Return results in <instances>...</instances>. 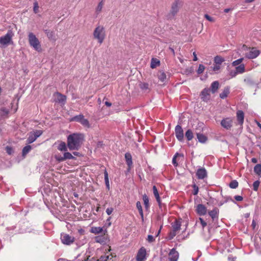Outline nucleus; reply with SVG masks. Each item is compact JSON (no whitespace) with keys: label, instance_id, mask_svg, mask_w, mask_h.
<instances>
[{"label":"nucleus","instance_id":"nucleus-39","mask_svg":"<svg viewBox=\"0 0 261 261\" xmlns=\"http://www.w3.org/2000/svg\"><path fill=\"white\" fill-rule=\"evenodd\" d=\"M80 123L84 127H86L87 128L90 127V124L89 123L88 120L87 119H85V117L83 118V119L82 120Z\"/></svg>","mask_w":261,"mask_h":261},{"label":"nucleus","instance_id":"nucleus-25","mask_svg":"<svg viewBox=\"0 0 261 261\" xmlns=\"http://www.w3.org/2000/svg\"><path fill=\"white\" fill-rule=\"evenodd\" d=\"M229 93V88L228 87H225L223 91L220 94V97L224 99L227 97Z\"/></svg>","mask_w":261,"mask_h":261},{"label":"nucleus","instance_id":"nucleus-31","mask_svg":"<svg viewBox=\"0 0 261 261\" xmlns=\"http://www.w3.org/2000/svg\"><path fill=\"white\" fill-rule=\"evenodd\" d=\"M84 117V116L82 114L76 115L71 118L70 120V121H76L80 123Z\"/></svg>","mask_w":261,"mask_h":261},{"label":"nucleus","instance_id":"nucleus-1","mask_svg":"<svg viewBox=\"0 0 261 261\" xmlns=\"http://www.w3.org/2000/svg\"><path fill=\"white\" fill-rule=\"evenodd\" d=\"M84 140V135L81 133H73L67 137V147L70 150H79Z\"/></svg>","mask_w":261,"mask_h":261},{"label":"nucleus","instance_id":"nucleus-37","mask_svg":"<svg viewBox=\"0 0 261 261\" xmlns=\"http://www.w3.org/2000/svg\"><path fill=\"white\" fill-rule=\"evenodd\" d=\"M104 176H105V181L106 185L107 186V189H110V184H109V176H108V173L107 172L106 170H105Z\"/></svg>","mask_w":261,"mask_h":261},{"label":"nucleus","instance_id":"nucleus-41","mask_svg":"<svg viewBox=\"0 0 261 261\" xmlns=\"http://www.w3.org/2000/svg\"><path fill=\"white\" fill-rule=\"evenodd\" d=\"M136 206H137V209L138 210L140 215L141 216L142 218H143V209L142 207L141 203L140 201L137 202Z\"/></svg>","mask_w":261,"mask_h":261},{"label":"nucleus","instance_id":"nucleus-44","mask_svg":"<svg viewBox=\"0 0 261 261\" xmlns=\"http://www.w3.org/2000/svg\"><path fill=\"white\" fill-rule=\"evenodd\" d=\"M64 157L65 160L67 159H74L75 158L70 152H66L64 153Z\"/></svg>","mask_w":261,"mask_h":261},{"label":"nucleus","instance_id":"nucleus-54","mask_svg":"<svg viewBox=\"0 0 261 261\" xmlns=\"http://www.w3.org/2000/svg\"><path fill=\"white\" fill-rule=\"evenodd\" d=\"M221 65H219V64H215L214 65V67H213V70L214 71H218L220 70V68H221Z\"/></svg>","mask_w":261,"mask_h":261},{"label":"nucleus","instance_id":"nucleus-19","mask_svg":"<svg viewBox=\"0 0 261 261\" xmlns=\"http://www.w3.org/2000/svg\"><path fill=\"white\" fill-rule=\"evenodd\" d=\"M208 215L213 220L218 219L219 217V210L217 207H214L212 211L208 212Z\"/></svg>","mask_w":261,"mask_h":261},{"label":"nucleus","instance_id":"nucleus-32","mask_svg":"<svg viewBox=\"0 0 261 261\" xmlns=\"http://www.w3.org/2000/svg\"><path fill=\"white\" fill-rule=\"evenodd\" d=\"M36 139V137L34 136L33 133L31 132L29 134V137L27 139V142L28 144H31L34 142Z\"/></svg>","mask_w":261,"mask_h":261},{"label":"nucleus","instance_id":"nucleus-17","mask_svg":"<svg viewBox=\"0 0 261 261\" xmlns=\"http://www.w3.org/2000/svg\"><path fill=\"white\" fill-rule=\"evenodd\" d=\"M55 95L57 96L56 102L65 104L66 100V96L59 92H56Z\"/></svg>","mask_w":261,"mask_h":261},{"label":"nucleus","instance_id":"nucleus-53","mask_svg":"<svg viewBox=\"0 0 261 261\" xmlns=\"http://www.w3.org/2000/svg\"><path fill=\"white\" fill-rule=\"evenodd\" d=\"M103 5V4L102 1L99 2L97 6V11H99V12L101 11L102 9Z\"/></svg>","mask_w":261,"mask_h":261},{"label":"nucleus","instance_id":"nucleus-46","mask_svg":"<svg viewBox=\"0 0 261 261\" xmlns=\"http://www.w3.org/2000/svg\"><path fill=\"white\" fill-rule=\"evenodd\" d=\"M243 60H244V58H240L237 60H235L232 63V65L233 66H237L238 65L240 64L243 62Z\"/></svg>","mask_w":261,"mask_h":261},{"label":"nucleus","instance_id":"nucleus-12","mask_svg":"<svg viewBox=\"0 0 261 261\" xmlns=\"http://www.w3.org/2000/svg\"><path fill=\"white\" fill-rule=\"evenodd\" d=\"M146 251L145 248L141 247L138 251L136 255L137 261H145L146 259Z\"/></svg>","mask_w":261,"mask_h":261},{"label":"nucleus","instance_id":"nucleus-58","mask_svg":"<svg viewBox=\"0 0 261 261\" xmlns=\"http://www.w3.org/2000/svg\"><path fill=\"white\" fill-rule=\"evenodd\" d=\"M234 198L236 200H237L238 201H241L243 199V197L241 196H240V195H236V196H235L234 197Z\"/></svg>","mask_w":261,"mask_h":261},{"label":"nucleus","instance_id":"nucleus-22","mask_svg":"<svg viewBox=\"0 0 261 261\" xmlns=\"http://www.w3.org/2000/svg\"><path fill=\"white\" fill-rule=\"evenodd\" d=\"M220 85L218 81L213 82L211 85L210 90L213 93H216L219 88Z\"/></svg>","mask_w":261,"mask_h":261},{"label":"nucleus","instance_id":"nucleus-9","mask_svg":"<svg viewBox=\"0 0 261 261\" xmlns=\"http://www.w3.org/2000/svg\"><path fill=\"white\" fill-rule=\"evenodd\" d=\"M260 51L259 50L255 47H252L249 48L248 51L246 53L245 56L248 59H252L258 57Z\"/></svg>","mask_w":261,"mask_h":261},{"label":"nucleus","instance_id":"nucleus-27","mask_svg":"<svg viewBox=\"0 0 261 261\" xmlns=\"http://www.w3.org/2000/svg\"><path fill=\"white\" fill-rule=\"evenodd\" d=\"M214 61L215 64H219V65H221L222 64V63L225 61V60L223 58H222L220 56H216L214 58Z\"/></svg>","mask_w":261,"mask_h":261},{"label":"nucleus","instance_id":"nucleus-4","mask_svg":"<svg viewBox=\"0 0 261 261\" xmlns=\"http://www.w3.org/2000/svg\"><path fill=\"white\" fill-rule=\"evenodd\" d=\"M13 33L11 31H8L7 33L0 37V44L1 47L6 46L9 44L13 43L12 38L13 37Z\"/></svg>","mask_w":261,"mask_h":261},{"label":"nucleus","instance_id":"nucleus-36","mask_svg":"<svg viewBox=\"0 0 261 261\" xmlns=\"http://www.w3.org/2000/svg\"><path fill=\"white\" fill-rule=\"evenodd\" d=\"M143 200L144 201L145 208L146 210L148 209L149 207V198H148V196L145 194L143 196Z\"/></svg>","mask_w":261,"mask_h":261},{"label":"nucleus","instance_id":"nucleus-38","mask_svg":"<svg viewBox=\"0 0 261 261\" xmlns=\"http://www.w3.org/2000/svg\"><path fill=\"white\" fill-rule=\"evenodd\" d=\"M32 149V147L30 145H27L23 147L22 151V154L23 156L29 153Z\"/></svg>","mask_w":261,"mask_h":261},{"label":"nucleus","instance_id":"nucleus-49","mask_svg":"<svg viewBox=\"0 0 261 261\" xmlns=\"http://www.w3.org/2000/svg\"><path fill=\"white\" fill-rule=\"evenodd\" d=\"M33 11L35 13H37L39 11V6L37 1H35L34 3Z\"/></svg>","mask_w":261,"mask_h":261},{"label":"nucleus","instance_id":"nucleus-59","mask_svg":"<svg viewBox=\"0 0 261 261\" xmlns=\"http://www.w3.org/2000/svg\"><path fill=\"white\" fill-rule=\"evenodd\" d=\"M56 159L59 162H62V161H64L65 160V159H64V156H57V155H56Z\"/></svg>","mask_w":261,"mask_h":261},{"label":"nucleus","instance_id":"nucleus-48","mask_svg":"<svg viewBox=\"0 0 261 261\" xmlns=\"http://www.w3.org/2000/svg\"><path fill=\"white\" fill-rule=\"evenodd\" d=\"M179 155L178 153H176L172 159V164L175 167L177 166L178 163L176 162V158Z\"/></svg>","mask_w":261,"mask_h":261},{"label":"nucleus","instance_id":"nucleus-2","mask_svg":"<svg viewBox=\"0 0 261 261\" xmlns=\"http://www.w3.org/2000/svg\"><path fill=\"white\" fill-rule=\"evenodd\" d=\"M28 40L31 47L34 48L36 51L40 52L41 51V46L40 41L36 36L32 32L28 34Z\"/></svg>","mask_w":261,"mask_h":261},{"label":"nucleus","instance_id":"nucleus-20","mask_svg":"<svg viewBox=\"0 0 261 261\" xmlns=\"http://www.w3.org/2000/svg\"><path fill=\"white\" fill-rule=\"evenodd\" d=\"M237 118L239 123L242 125L244 123V113L242 110H238L237 112Z\"/></svg>","mask_w":261,"mask_h":261},{"label":"nucleus","instance_id":"nucleus-55","mask_svg":"<svg viewBox=\"0 0 261 261\" xmlns=\"http://www.w3.org/2000/svg\"><path fill=\"white\" fill-rule=\"evenodd\" d=\"M199 220H200V223L202 226V228L203 229L207 225V223L201 218H199Z\"/></svg>","mask_w":261,"mask_h":261},{"label":"nucleus","instance_id":"nucleus-47","mask_svg":"<svg viewBox=\"0 0 261 261\" xmlns=\"http://www.w3.org/2000/svg\"><path fill=\"white\" fill-rule=\"evenodd\" d=\"M31 132L33 133L34 136L36 137V138L40 136L43 133V132L41 130H35Z\"/></svg>","mask_w":261,"mask_h":261},{"label":"nucleus","instance_id":"nucleus-18","mask_svg":"<svg viewBox=\"0 0 261 261\" xmlns=\"http://www.w3.org/2000/svg\"><path fill=\"white\" fill-rule=\"evenodd\" d=\"M125 159L126 163L128 166V170L129 171L133 166L132 156L131 154L129 152H126L125 154Z\"/></svg>","mask_w":261,"mask_h":261},{"label":"nucleus","instance_id":"nucleus-35","mask_svg":"<svg viewBox=\"0 0 261 261\" xmlns=\"http://www.w3.org/2000/svg\"><path fill=\"white\" fill-rule=\"evenodd\" d=\"M185 136L188 141H190L193 138V133L191 129H188L185 133Z\"/></svg>","mask_w":261,"mask_h":261},{"label":"nucleus","instance_id":"nucleus-7","mask_svg":"<svg viewBox=\"0 0 261 261\" xmlns=\"http://www.w3.org/2000/svg\"><path fill=\"white\" fill-rule=\"evenodd\" d=\"M95 241L96 243L101 244H105L109 242V237L107 233V230H104L103 233L101 235L96 236L94 238Z\"/></svg>","mask_w":261,"mask_h":261},{"label":"nucleus","instance_id":"nucleus-56","mask_svg":"<svg viewBox=\"0 0 261 261\" xmlns=\"http://www.w3.org/2000/svg\"><path fill=\"white\" fill-rule=\"evenodd\" d=\"M6 150L9 154H11L13 152L12 148L9 146H7L6 147Z\"/></svg>","mask_w":261,"mask_h":261},{"label":"nucleus","instance_id":"nucleus-5","mask_svg":"<svg viewBox=\"0 0 261 261\" xmlns=\"http://www.w3.org/2000/svg\"><path fill=\"white\" fill-rule=\"evenodd\" d=\"M181 6V1L180 0H175L171 5V10L168 15V16L169 18L175 16L178 12Z\"/></svg>","mask_w":261,"mask_h":261},{"label":"nucleus","instance_id":"nucleus-45","mask_svg":"<svg viewBox=\"0 0 261 261\" xmlns=\"http://www.w3.org/2000/svg\"><path fill=\"white\" fill-rule=\"evenodd\" d=\"M205 69V67L202 64H200L199 65L198 68L197 70V72L198 74H200L202 73Z\"/></svg>","mask_w":261,"mask_h":261},{"label":"nucleus","instance_id":"nucleus-11","mask_svg":"<svg viewBox=\"0 0 261 261\" xmlns=\"http://www.w3.org/2000/svg\"><path fill=\"white\" fill-rule=\"evenodd\" d=\"M61 240L63 244L70 245L74 242V238L68 234L63 233L61 235Z\"/></svg>","mask_w":261,"mask_h":261},{"label":"nucleus","instance_id":"nucleus-43","mask_svg":"<svg viewBox=\"0 0 261 261\" xmlns=\"http://www.w3.org/2000/svg\"><path fill=\"white\" fill-rule=\"evenodd\" d=\"M229 186L231 189H236L238 187L239 183L236 180H233L230 182Z\"/></svg>","mask_w":261,"mask_h":261},{"label":"nucleus","instance_id":"nucleus-23","mask_svg":"<svg viewBox=\"0 0 261 261\" xmlns=\"http://www.w3.org/2000/svg\"><path fill=\"white\" fill-rule=\"evenodd\" d=\"M90 232L96 234L100 233H103L104 230L103 228L101 227H92L91 228Z\"/></svg>","mask_w":261,"mask_h":261},{"label":"nucleus","instance_id":"nucleus-21","mask_svg":"<svg viewBox=\"0 0 261 261\" xmlns=\"http://www.w3.org/2000/svg\"><path fill=\"white\" fill-rule=\"evenodd\" d=\"M153 193L154 195V197L158 203V204L160 207H161V200L160 199V197L159 195V193L158 192V189L155 186H153L152 188Z\"/></svg>","mask_w":261,"mask_h":261},{"label":"nucleus","instance_id":"nucleus-40","mask_svg":"<svg viewBox=\"0 0 261 261\" xmlns=\"http://www.w3.org/2000/svg\"><path fill=\"white\" fill-rule=\"evenodd\" d=\"M45 33L49 39H54V33L53 31H50L48 30H45Z\"/></svg>","mask_w":261,"mask_h":261},{"label":"nucleus","instance_id":"nucleus-8","mask_svg":"<svg viewBox=\"0 0 261 261\" xmlns=\"http://www.w3.org/2000/svg\"><path fill=\"white\" fill-rule=\"evenodd\" d=\"M221 125L225 129H230L233 125V119L231 117L223 118L221 121Z\"/></svg>","mask_w":261,"mask_h":261},{"label":"nucleus","instance_id":"nucleus-63","mask_svg":"<svg viewBox=\"0 0 261 261\" xmlns=\"http://www.w3.org/2000/svg\"><path fill=\"white\" fill-rule=\"evenodd\" d=\"M73 154L74 155H76L77 156H81V153L80 152H73Z\"/></svg>","mask_w":261,"mask_h":261},{"label":"nucleus","instance_id":"nucleus-26","mask_svg":"<svg viewBox=\"0 0 261 261\" xmlns=\"http://www.w3.org/2000/svg\"><path fill=\"white\" fill-rule=\"evenodd\" d=\"M197 137L198 141L202 143H205L207 140V137L204 135L200 133L197 134Z\"/></svg>","mask_w":261,"mask_h":261},{"label":"nucleus","instance_id":"nucleus-60","mask_svg":"<svg viewBox=\"0 0 261 261\" xmlns=\"http://www.w3.org/2000/svg\"><path fill=\"white\" fill-rule=\"evenodd\" d=\"M113 211V208L112 207L107 208L106 210V213L108 215H110Z\"/></svg>","mask_w":261,"mask_h":261},{"label":"nucleus","instance_id":"nucleus-61","mask_svg":"<svg viewBox=\"0 0 261 261\" xmlns=\"http://www.w3.org/2000/svg\"><path fill=\"white\" fill-rule=\"evenodd\" d=\"M238 74L237 71H231L229 73V75L231 77H234Z\"/></svg>","mask_w":261,"mask_h":261},{"label":"nucleus","instance_id":"nucleus-33","mask_svg":"<svg viewBox=\"0 0 261 261\" xmlns=\"http://www.w3.org/2000/svg\"><path fill=\"white\" fill-rule=\"evenodd\" d=\"M254 172L258 176L261 177V164H258L254 167Z\"/></svg>","mask_w":261,"mask_h":261},{"label":"nucleus","instance_id":"nucleus-64","mask_svg":"<svg viewBox=\"0 0 261 261\" xmlns=\"http://www.w3.org/2000/svg\"><path fill=\"white\" fill-rule=\"evenodd\" d=\"M251 162L253 163H256L257 162V159L253 158L251 159Z\"/></svg>","mask_w":261,"mask_h":261},{"label":"nucleus","instance_id":"nucleus-30","mask_svg":"<svg viewBox=\"0 0 261 261\" xmlns=\"http://www.w3.org/2000/svg\"><path fill=\"white\" fill-rule=\"evenodd\" d=\"M158 77L160 81L162 82H164L166 80V74L163 71H160L158 73Z\"/></svg>","mask_w":261,"mask_h":261},{"label":"nucleus","instance_id":"nucleus-29","mask_svg":"<svg viewBox=\"0 0 261 261\" xmlns=\"http://www.w3.org/2000/svg\"><path fill=\"white\" fill-rule=\"evenodd\" d=\"M236 71L237 73H243L245 71V67L244 64H241L239 66L236 67Z\"/></svg>","mask_w":261,"mask_h":261},{"label":"nucleus","instance_id":"nucleus-51","mask_svg":"<svg viewBox=\"0 0 261 261\" xmlns=\"http://www.w3.org/2000/svg\"><path fill=\"white\" fill-rule=\"evenodd\" d=\"M192 187L193 188V194L194 195H196L198 194V191H199L198 187L197 185H196L195 184H194L192 186Z\"/></svg>","mask_w":261,"mask_h":261},{"label":"nucleus","instance_id":"nucleus-24","mask_svg":"<svg viewBox=\"0 0 261 261\" xmlns=\"http://www.w3.org/2000/svg\"><path fill=\"white\" fill-rule=\"evenodd\" d=\"M139 86L140 88L144 92H149L150 91L149 84L148 83H140Z\"/></svg>","mask_w":261,"mask_h":261},{"label":"nucleus","instance_id":"nucleus-42","mask_svg":"<svg viewBox=\"0 0 261 261\" xmlns=\"http://www.w3.org/2000/svg\"><path fill=\"white\" fill-rule=\"evenodd\" d=\"M67 146L66 143L64 142H61L58 147V150L60 151H66L67 150Z\"/></svg>","mask_w":261,"mask_h":261},{"label":"nucleus","instance_id":"nucleus-13","mask_svg":"<svg viewBox=\"0 0 261 261\" xmlns=\"http://www.w3.org/2000/svg\"><path fill=\"white\" fill-rule=\"evenodd\" d=\"M179 257L178 252L175 248L172 249L169 253V261H177Z\"/></svg>","mask_w":261,"mask_h":261},{"label":"nucleus","instance_id":"nucleus-57","mask_svg":"<svg viewBox=\"0 0 261 261\" xmlns=\"http://www.w3.org/2000/svg\"><path fill=\"white\" fill-rule=\"evenodd\" d=\"M147 240L150 243L153 242L155 240L153 237L151 235H148Z\"/></svg>","mask_w":261,"mask_h":261},{"label":"nucleus","instance_id":"nucleus-28","mask_svg":"<svg viewBox=\"0 0 261 261\" xmlns=\"http://www.w3.org/2000/svg\"><path fill=\"white\" fill-rule=\"evenodd\" d=\"M160 64V61L156 58H152L151 61L150 67L152 69L159 66Z\"/></svg>","mask_w":261,"mask_h":261},{"label":"nucleus","instance_id":"nucleus-15","mask_svg":"<svg viewBox=\"0 0 261 261\" xmlns=\"http://www.w3.org/2000/svg\"><path fill=\"white\" fill-rule=\"evenodd\" d=\"M197 177L199 179H203L207 176V172L205 168H199L196 172Z\"/></svg>","mask_w":261,"mask_h":261},{"label":"nucleus","instance_id":"nucleus-10","mask_svg":"<svg viewBox=\"0 0 261 261\" xmlns=\"http://www.w3.org/2000/svg\"><path fill=\"white\" fill-rule=\"evenodd\" d=\"M175 135L177 139L179 141H182L184 140V134L182 127L179 125H177L175 127Z\"/></svg>","mask_w":261,"mask_h":261},{"label":"nucleus","instance_id":"nucleus-3","mask_svg":"<svg viewBox=\"0 0 261 261\" xmlns=\"http://www.w3.org/2000/svg\"><path fill=\"white\" fill-rule=\"evenodd\" d=\"M93 37L100 44L102 43L106 37L104 27L102 25H98L94 30Z\"/></svg>","mask_w":261,"mask_h":261},{"label":"nucleus","instance_id":"nucleus-6","mask_svg":"<svg viewBox=\"0 0 261 261\" xmlns=\"http://www.w3.org/2000/svg\"><path fill=\"white\" fill-rule=\"evenodd\" d=\"M172 229L170 231L168 234L169 240L172 239L178 232L181 227V222L179 220H176L172 224Z\"/></svg>","mask_w":261,"mask_h":261},{"label":"nucleus","instance_id":"nucleus-14","mask_svg":"<svg viewBox=\"0 0 261 261\" xmlns=\"http://www.w3.org/2000/svg\"><path fill=\"white\" fill-rule=\"evenodd\" d=\"M210 89L204 88L201 92V98L204 101H207L210 99Z\"/></svg>","mask_w":261,"mask_h":261},{"label":"nucleus","instance_id":"nucleus-62","mask_svg":"<svg viewBox=\"0 0 261 261\" xmlns=\"http://www.w3.org/2000/svg\"><path fill=\"white\" fill-rule=\"evenodd\" d=\"M193 57H194L193 61H197L198 58H197V55H196V52H195V51H194V52H193Z\"/></svg>","mask_w":261,"mask_h":261},{"label":"nucleus","instance_id":"nucleus-16","mask_svg":"<svg viewBox=\"0 0 261 261\" xmlns=\"http://www.w3.org/2000/svg\"><path fill=\"white\" fill-rule=\"evenodd\" d=\"M196 211L197 213L200 216H203L206 214V207L202 204H199L196 206Z\"/></svg>","mask_w":261,"mask_h":261},{"label":"nucleus","instance_id":"nucleus-50","mask_svg":"<svg viewBox=\"0 0 261 261\" xmlns=\"http://www.w3.org/2000/svg\"><path fill=\"white\" fill-rule=\"evenodd\" d=\"M260 182L258 180L254 181L253 184V189L254 191H256L258 190V187L259 186Z\"/></svg>","mask_w":261,"mask_h":261},{"label":"nucleus","instance_id":"nucleus-34","mask_svg":"<svg viewBox=\"0 0 261 261\" xmlns=\"http://www.w3.org/2000/svg\"><path fill=\"white\" fill-rule=\"evenodd\" d=\"M9 113L8 109L5 107H2L0 109V115L2 117L7 116Z\"/></svg>","mask_w":261,"mask_h":261},{"label":"nucleus","instance_id":"nucleus-52","mask_svg":"<svg viewBox=\"0 0 261 261\" xmlns=\"http://www.w3.org/2000/svg\"><path fill=\"white\" fill-rule=\"evenodd\" d=\"M204 17L208 21H209L210 22H215V19L213 17L210 16V15H208V14H205L204 15Z\"/></svg>","mask_w":261,"mask_h":261}]
</instances>
